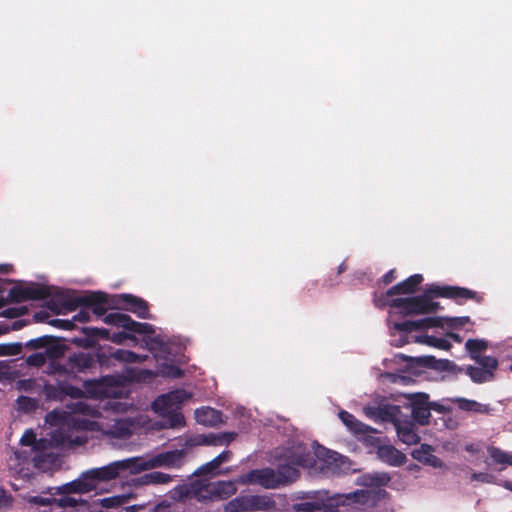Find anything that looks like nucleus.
<instances>
[{"instance_id": "1", "label": "nucleus", "mask_w": 512, "mask_h": 512, "mask_svg": "<svg viewBox=\"0 0 512 512\" xmlns=\"http://www.w3.org/2000/svg\"><path fill=\"white\" fill-rule=\"evenodd\" d=\"M103 422L79 418H45L49 423L45 436L36 440L33 430H27L21 437L23 446L47 449L48 447H71L87 442V431L101 432L115 438H127L132 434L133 423L128 418H102Z\"/></svg>"}, {"instance_id": "2", "label": "nucleus", "mask_w": 512, "mask_h": 512, "mask_svg": "<svg viewBox=\"0 0 512 512\" xmlns=\"http://www.w3.org/2000/svg\"><path fill=\"white\" fill-rule=\"evenodd\" d=\"M61 302L65 309L69 312L75 311L79 306L92 309V312L103 317V322L107 325L121 327L124 330L136 334H152L154 327L148 323L134 321L128 314L114 312L106 314L108 304V295L104 292H91L82 296H71L61 294Z\"/></svg>"}, {"instance_id": "3", "label": "nucleus", "mask_w": 512, "mask_h": 512, "mask_svg": "<svg viewBox=\"0 0 512 512\" xmlns=\"http://www.w3.org/2000/svg\"><path fill=\"white\" fill-rule=\"evenodd\" d=\"M286 463L284 465H299L308 467L316 463V460L323 462L320 469L327 468L332 473L346 472L350 468L348 459L337 452L326 449L325 447L311 443L293 442L287 447L283 454H279Z\"/></svg>"}, {"instance_id": "4", "label": "nucleus", "mask_w": 512, "mask_h": 512, "mask_svg": "<svg viewBox=\"0 0 512 512\" xmlns=\"http://www.w3.org/2000/svg\"><path fill=\"white\" fill-rule=\"evenodd\" d=\"M405 399L403 406L411 409L410 416H431V411L439 414H448L453 411V406L464 412L477 414H489L492 409L487 404H481L475 400L462 397L446 398L440 402L430 401L427 393L418 392L413 394H403Z\"/></svg>"}, {"instance_id": "5", "label": "nucleus", "mask_w": 512, "mask_h": 512, "mask_svg": "<svg viewBox=\"0 0 512 512\" xmlns=\"http://www.w3.org/2000/svg\"><path fill=\"white\" fill-rule=\"evenodd\" d=\"M346 427L355 435L358 440L366 441L368 444L377 446V457L390 466L399 467L406 463L407 457L400 450L389 444H380V439L374 434L380 431L360 422L357 418H341Z\"/></svg>"}, {"instance_id": "6", "label": "nucleus", "mask_w": 512, "mask_h": 512, "mask_svg": "<svg viewBox=\"0 0 512 512\" xmlns=\"http://www.w3.org/2000/svg\"><path fill=\"white\" fill-rule=\"evenodd\" d=\"M298 478V470L289 465H279L277 470L272 468L255 469L239 477L241 484L259 485L265 489H275L286 485Z\"/></svg>"}, {"instance_id": "7", "label": "nucleus", "mask_w": 512, "mask_h": 512, "mask_svg": "<svg viewBox=\"0 0 512 512\" xmlns=\"http://www.w3.org/2000/svg\"><path fill=\"white\" fill-rule=\"evenodd\" d=\"M94 393L102 401V408L114 413H125L127 403L121 401L127 394L121 379L116 376H104L96 381Z\"/></svg>"}, {"instance_id": "8", "label": "nucleus", "mask_w": 512, "mask_h": 512, "mask_svg": "<svg viewBox=\"0 0 512 512\" xmlns=\"http://www.w3.org/2000/svg\"><path fill=\"white\" fill-rule=\"evenodd\" d=\"M187 451L185 449H175L160 452L143 457H134L135 466L134 473L153 470L156 468L179 469L186 461Z\"/></svg>"}, {"instance_id": "9", "label": "nucleus", "mask_w": 512, "mask_h": 512, "mask_svg": "<svg viewBox=\"0 0 512 512\" xmlns=\"http://www.w3.org/2000/svg\"><path fill=\"white\" fill-rule=\"evenodd\" d=\"M192 496L199 502H212L226 499L236 493V485L231 481L208 482L192 481Z\"/></svg>"}, {"instance_id": "10", "label": "nucleus", "mask_w": 512, "mask_h": 512, "mask_svg": "<svg viewBox=\"0 0 512 512\" xmlns=\"http://www.w3.org/2000/svg\"><path fill=\"white\" fill-rule=\"evenodd\" d=\"M429 288L425 293L413 297H399L392 300L391 307L397 308L403 315H424L439 310L440 304L432 301Z\"/></svg>"}, {"instance_id": "11", "label": "nucleus", "mask_w": 512, "mask_h": 512, "mask_svg": "<svg viewBox=\"0 0 512 512\" xmlns=\"http://www.w3.org/2000/svg\"><path fill=\"white\" fill-rule=\"evenodd\" d=\"M276 508V503L272 497L268 495H240L224 506L225 512H256L273 511Z\"/></svg>"}, {"instance_id": "12", "label": "nucleus", "mask_w": 512, "mask_h": 512, "mask_svg": "<svg viewBox=\"0 0 512 512\" xmlns=\"http://www.w3.org/2000/svg\"><path fill=\"white\" fill-rule=\"evenodd\" d=\"M395 359L405 361L404 371L413 375H420L425 369L448 371L453 364L448 359H436L432 355L412 357L399 353L395 355Z\"/></svg>"}, {"instance_id": "13", "label": "nucleus", "mask_w": 512, "mask_h": 512, "mask_svg": "<svg viewBox=\"0 0 512 512\" xmlns=\"http://www.w3.org/2000/svg\"><path fill=\"white\" fill-rule=\"evenodd\" d=\"M190 395L184 389H176L159 395L151 404L158 416H183L182 404Z\"/></svg>"}, {"instance_id": "14", "label": "nucleus", "mask_w": 512, "mask_h": 512, "mask_svg": "<svg viewBox=\"0 0 512 512\" xmlns=\"http://www.w3.org/2000/svg\"><path fill=\"white\" fill-rule=\"evenodd\" d=\"M63 341L64 339L61 337L43 335L30 339L23 344V346L29 351L44 349L43 353H45L46 356H50V358H62L68 350L67 345Z\"/></svg>"}, {"instance_id": "15", "label": "nucleus", "mask_w": 512, "mask_h": 512, "mask_svg": "<svg viewBox=\"0 0 512 512\" xmlns=\"http://www.w3.org/2000/svg\"><path fill=\"white\" fill-rule=\"evenodd\" d=\"M11 303H22L29 300H44L51 296L50 287L40 283H29L26 286L15 285L8 291Z\"/></svg>"}, {"instance_id": "16", "label": "nucleus", "mask_w": 512, "mask_h": 512, "mask_svg": "<svg viewBox=\"0 0 512 512\" xmlns=\"http://www.w3.org/2000/svg\"><path fill=\"white\" fill-rule=\"evenodd\" d=\"M429 292L436 297L452 299L457 304H463L467 300H473L476 303H481L484 299L478 292L459 286L431 285Z\"/></svg>"}, {"instance_id": "17", "label": "nucleus", "mask_w": 512, "mask_h": 512, "mask_svg": "<svg viewBox=\"0 0 512 512\" xmlns=\"http://www.w3.org/2000/svg\"><path fill=\"white\" fill-rule=\"evenodd\" d=\"M135 460L134 458H128L121 461H115L107 466L101 468H95L89 470L96 486L102 481H109L116 478L121 471L129 470L132 474L134 473Z\"/></svg>"}, {"instance_id": "18", "label": "nucleus", "mask_w": 512, "mask_h": 512, "mask_svg": "<svg viewBox=\"0 0 512 512\" xmlns=\"http://www.w3.org/2000/svg\"><path fill=\"white\" fill-rule=\"evenodd\" d=\"M350 499L351 495L337 498H319L294 504L293 509L295 512H336V508L340 504H345V500Z\"/></svg>"}, {"instance_id": "19", "label": "nucleus", "mask_w": 512, "mask_h": 512, "mask_svg": "<svg viewBox=\"0 0 512 512\" xmlns=\"http://www.w3.org/2000/svg\"><path fill=\"white\" fill-rule=\"evenodd\" d=\"M97 486L89 471L81 474L76 480L66 483L62 486L53 488L55 492L53 494L58 495H69V494H85L96 489Z\"/></svg>"}, {"instance_id": "20", "label": "nucleus", "mask_w": 512, "mask_h": 512, "mask_svg": "<svg viewBox=\"0 0 512 512\" xmlns=\"http://www.w3.org/2000/svg\"><path fill=\"white\" fill-rule=\"evenodd\" d=\"M365 416H401V405L394 404L387 397H377L373 405L363 408Z\"/></svg>"}, {"instance_id": "21", "label": "nucleus", "mask_w": 512, "mask_h": 512, "mask_svg": "<svg viewBox=\"0 0 512 512\" xmlns=\"http://www.w3.org/2000/svg\"><path fill=\"white\" fill-rule=\"evenodd\" d=\"M95 365V358L90 353L78 352L68 356L65 361L67 375H76L78 373H86Z\"/></svg>"}, {"instance_id": "22", "label": "nucleus", "mask_w": 512, "mask_h": 512, "mask_svg": "<svg viewBox=\"0 0 512 512\" xmlns=\"http://www.w3.org/2000/svg\"><path fill=\"white\" fill-rule=\"evenodd\" d=\"M117 303L141 319L151 318L148 302L140 297L124 293L119 295Z\"/></svg>"}, {"instance_id": "23", "label": "nucleus", "mask_w": 512, "mask_h": 512, "mask_svg": "<svg viewBox=\"0 0 512 512\" xmlns=\"http://www.w3.org/2000/svg\"><path fill=\"white\" fill-rule=\"evenodd\" d=\"M382 420H390L397 431L400 441L407 445H413L420 441V437L415 432V424L410 421L401 420L400 418H381Z\"/></svg>"}, {"instance_id": "24", "label": "nucleus", "mask_w": 512, "mask_h": 512, "mask_svg": "<svg viewBox=\"0 0 512 512\" xmlns=\"http://www.w3.org/2000/svg\"><path fill=\"white\" fill-rule=\"evenodd\" d=\"M81 331L84 337L73 338L71 342L83 348L94 347L97 339L109 340L110 338V331L105 328L83 327Z\"/></svg>"}, {"instance_id": "25", "label": "nucleus", "mask_w": 512, "mask_h": 512, "mask_svg": "<svg viewBox=\"0 0 512 512\" xmlns=\"http://www.w3.org/2000/svg\"><path fill=\"white\" fill-rule=\"evenodd\" d=\"M236 433L225 432V433H209L205 435H199L195 438L189 439L186 444L189 446L197 445H222L229 444L235 439Z\"/></svg>"}, {"instance_id": "26", "label": "nucleus", "mask_w": 512, "mask_h": 512, "mask_svg": "<svg viewBox=\"0 0 512 512\" xmlns=\"http://www.w3.org/2000/svg\"><path fill=\"white\" fill-rule=\"evenodd\" d=\"M411 455L415 460L434 468L444 466L443 462L433 454V447L430 445L422 444L419 448L414 449Z\"/></svg>"}, {"instance_id": "27", "label": "nucleus", "mask_w": 512, "mask_h": 512, "mask_svg": "<svg viewBox=\"0 0 512 512\" xmlns=\"http://www.w3.org/2000/svg\"><path fill=\"white\" fill-rule=\"evenodd\" d=\"M423 276L421 274H413L407 279L399 282L398 284L390 288V293L400 294H412L416 292L418 286L422 283Z\"/></svg>"}, {"instance_id": "28", "label": "nucleus", "mask_w": 512, "mask_h": 512, "mask_svg": "<svg viewBox=\"0 0 512 512\" xmlns=\"http://www.w3.org/2000/svg\"><path fill=\"white\" fill-rule=\"evenodd\" d=\"M185 425V418H162L161 420L149 418L147 429L160 431L163 429H176Z\"/></svg>"}, {"instance_id": "29", "label": "nucleus", "mask_w": 512, "mask_h": 512, "mask_svg": "<svg viewBox=\"0 0 512 512\" xmlns=\"http://www.w3.org/2000/svg\"><path fill=\"white\" fill-rule=\"evenodd\" d=\"M133 494H123L116 495L112 497H107L103 499H98L90 503V509H96L97 507H102L106 509L117 508L123 504H125L130 498H133Z\"/></svg>"}, {"instance_id": "30", "label": "nucleus", "mask_w": 512, "mask_h": 512, "mask_svg": "<svg viewBox=\"0 0 512 512\" xmlns=\"http://www.w3.org/2000/svg\"><path fill=\"white\" fill-rule=\"evenodd\" d=\"M173 480V476L167 473L153 471L146 473L137 479L139 485H158L168 484Z\"/></svg>"}, {"instance_id": "31", "label": "nucleus", "mask_w": 512, "mask_h": 512, "mask_svg": "<svg viewBox=\"0 0 512 512\" xmlns=\"http://www.w3.org/2000/svg\"><path fill=\"white\" fill-rule=\"evenodd\" d=\"M72 409V413L73 414H79L80 416H101V414L99 412H93L89 409V406L82 402V401H77L76 403L73 404V406L71 407ZM46 416H49V417H52V416H71V412H63L61 413L60 411L54 409L52 411H50L49 413H47Z\"/></svg>"}, {"instance_id": "32", "label": "nucleus", "mask_w": 512, "mask_h": 512, "mask_svg": "<svg viewBox=\"0 0 512 512\" xmlns=\"http://www.w3.org/2000/svg\"><path fill=\"white\" fill-rule=\"evenodd\" d=\"M111 356L113 359L123 363H141L148 358L147 355H139L133 351L124 349H116L112 351Z\"/></svg>"}, {"instance_id": "33", "label": "nucleus", "mask_w": 512, "mask_h": 512, "mask_svg": "<svg viewBox=\"0 0 512 512\" xmlns=\"http://www.w3.org/2000/svg\"><path fill=\"white\" fill-rule=\"evenodd\" d=\"M41 450L42 449L35 447H28V449L14 451V456L15 459L19 461V464L32 460L35 462L36 465H38V462L43 456V453L40 452Z\"/></svg>"}, {"instance_id": "34", "label": "nucleus", "mask_w": 512, "mask_h": 512, "mask_svg": "<svg viewBox=\"0 0 512 512\" xmlns=\"http://www.w3.org/2000/svg\"><path fill=\"white\" fill-rule=\"evenodd\" d=\"M60 508L76 507L78 511H85L90 509V502L82 498H75L72 496L65 495L63 498L56 499V503Z\"/></svg>"}, {"instance_id": "35", "label": "nucleus", "mask_w": 512, "mask_h": 512, "mask_svg": "<svg viewBox=\"0 0 512 512\" xmlns=\"http://www.w3.org/2000/svg\"><path fill=\"white\" fill-rule=\"evenodd\" d=\"M466 373L473 382L479 384L492 381L495 377V374L491 373L490 370L475 366H468Z\"/></svg>"}, {"instance_id": "36", "label": "nucleus", "mask_w": 512, "mask_h": 512, "mask_svg": "<svg viewBox=\"0 0 512 512\" xmlns=\"http://www.w3.org/2000/svg\"><path fill=\"white\" fill-rule=\"evenodd\" d=\"M487 347L488 343L483 339H468L465 343V348L473 360L477 359Z\"/></svg>"}, {"instance_id": "37", "label": "nucleus", "mask_w": 512, "mask_h": 512, "mask_svg": "<svg viewBox=\"0 0 512 512\" xmlns=\"http://www.w3.org/2000/svg\"><path fill=\"white\" fill-rule=\"evenodd\" d=\"M16 403L19 412L30 414L36 411L39 401L36 398L21 395L17 398Z\"/></svg>"}, {"instance_id": "38", "label": "nucleus", "mask_w": 512, "mask_h": 512, "mask_svg": "<svg viewBox=\"0 0 512 512\" xmlns=\"http://www.w3.org/2000/svg\"><path fill=\"white\" fill-rule=\"evenodd\" d=\"M391 480L386 472H373L364 476V484L369 486H385Z\"/></svg>"}, {"instance_id": "39", "label": "nucleus", "mask_w": 512, "mask_h": 512, "mask_svg": "<svg viewBox=\"0 0 512 512\" xmlns=\"http://www.w3.org/2000/svg\"><path fill=\"white\" fill-rule=\"evenodd\" d=\"M416 321V329L417 330H425L429 328H443L444 327V317H425Z\"/></svg>"}, {"instance_id": "40", "label": "nucleus", "mask_w": 512, "mask_h": 512, "mask_svg": "<svg viewBox=\"0 0 512 512\" xmlns=\"http://www.w3.org/2000/svg\"><path fill=\"white\" fill-rule=\"evenodd\" d=\"M191 489H192V482L190 484H183V485L176 486L171 491V498L176 502H182L188 498H193Z\"/></svg>"}, {"instance_id": "41", "label": "nucleus", "mask_w": 512, "mask_h": 512, "mask_svg": "<svg viewBox=\"0 0 512 512\" xmlns=\"http://www.w3.org/2000/svg\"><path fill=\"white\" fill-rule=\"evenodd\" d=\"M488 453L493 461L501 465H512V455L502 451L501 449L491 446L488 448Z\"/></svg>"}, {"instance_id": "42", "label": "nucleus", "mask_w": 512, "mask_h": 512, "mask_svg": "<svg viewBox=\"0 0 512 512\" xmlns=\"http://www.w3.org/2000/svg\"><path fill=\"white\" fill-rule=\"evenodd\" d=\"M418 342L442 350H449L452 347L451 343L448 340L429 335L420 338Z\"/></svg>"}, {"instance_id": "43", "label": "nucleus", "mask_w": 512, "mask_h": 512, "mask_svg": "<svg viewBox=\"0 0 512 512\" xmlns=\"http://www.w3.org/2000/svg\"><path fill=\"white\" fill-rule=\"evenodd\" d=\"M60 358H48V365L46 366L45 373L48 375H58V376H68L67 368L65 367V363H60L58 360Z\"/></svg>"}, {"instance_id": "44", "label": "nucleus", "mask_w": 512, "mask_h": 512, "mask_svg": "<svg viewBox=\"0 0 512 512\" xmlns=\"http://www.w3.org/2000/svg\"><path fill=\"white\" fill-rule=\"evenodd\" d=\"M157 374L149 369H137L131 372V378L138 383H151Z\"/></svg>"}, {"instance_id": "45", "label": "nucleus", "mask_w": 512, "mask_h": 512, "mask_svg": "<svg viewBox=\"0 0 512 512\" xmlns=\"http://www.w3.org/2000/svg\"><path fill=\"white\" fill-rule=\"evenodd\" d=\"M48 358H50V356H46L45 353L35 352L27 356L24 359V363L28 367L41 368L45 366Z\"/></svg>"}, {"instance_id": "46", "label": "nucleus", "mask_w": 512, "mask_h": 512, "mask_svg": "<svg viewBox=\"0 0 512 512\" xmlns=\"http://www.w3.org/2000/svg\"><path fill=\"white\" fill-rule=\"evenodd\" d=\"M474 361L479 365V367L484 368L486 370H490L491 373L493 374H495V371L497 370L499 365L497 358L493 356L480 355Z\"/></svg>"}, {"instance_id": "47", "label": "nucleus", "mask_w": 512, "mask_h": 512, "mask_svg": "<svg viewBox=\"0 0 512 512\" xmlns=\"http://www.w3.org/2000/svg\"><path fill=\"white\" fill-rule=\"evenodd\" d=\"M23 344L20 342L1 344L0 345V356H16L22 353Z\"/></svg>"}, {"instance_id": "48", "label": "nucleus", "mask_w": 512, "mask_h": 512, "mask_svg": "<svg viewBox=\"0 0 512 512\" xmlns=\"http://www.w3.org/2000/svg\"><path fill=\"white\" fill-rule=\"evenodd\" d=\"M396 293H390V289H388L385 293H381L380 295H374V304L378 308H384L386 306L391 307L392 298Z\"/></svg>"}, {"instance_id": "49", "label": "nucleus", "mask_w": 512, "mask_h": 512, "mask_svg": "<svg viewBox=\"0 0 512 512\" xmlns=\"http://www.w3.org/2000/svg\"><path fill=\"white\" fill-rule=\"evenodd\" d=\"M15 385L19 391L33 392L38 387V382L35 378L19 379Z\"/></svg>"}, {"instance_id": "50", "label": "nucleus", "mask_w": 512, "mask_h": 512, "mask_svg": "<svg viewBox=\"0 0 512 512\" xmlns=\"http://www.w3.org/2000/svg\"><path fill=\"white\" fill-rule=\"evenodd\" d=\"M28 311L29 310L26 306L10 307V308H7L4 311H2L0 313V316L5 317V318L14 319V318H18V317L28 314Z\"/></svg>"}, {"instance_id": "51", "label": "nucleus", "mask_w": 512, "mask_h": 512, "mask_svg": "<svg viewBox=\"0 0 512 512\" xmlns=\"http://www.w3.org/2000/svg\"><path fill=\"white\" fill-rule=\"evenodd\" d=\"M219 464L217 463V461L215 460V458L213 460H211L210 462L202 465L201 467H199L195 472H194V475L196 476H203V475H207V474H215V472L219 469Z\"/></svg>"}, {"instance_id": "52", "label": "nucleus", "mask_w": 512, "mask_h": 512, "mask_svg": "<svg viewBox=\"0 0 512 512\" xmlns=\"http://www.w3.org/2000/svg\"><path fill=\"white\" fill-rule=\"evenodd\" d=\"M161 374L165 377L178 379L184 375V372L178 366L171 364L162 367Z\"/></svg>"}, {"instance_id": "53", "label": "nucleus", "mask_w": 512, "mask_h": 512, "mask_svg": "<svg viewBox=\"0 0 512 512\" xmlns=\"http://www.w3.org/2000/svg\"><path fill=\"white\" fill-rule=\"evenodd\" d=\"M394 329L400 332H412L417 331L415 320H406L403 322L394 323Z\"/></svg>"}, {"instance_id": "54", "label": "nucleus", "mask_w": 512, "mask_h": 512, "mask_svg": "<svg viewBox=\"0 0 512 512\" xmlns=\"http://www.w3.org/2000/svg\"><path fill=\"white\" fill-rule=\"evenodd\" d=\"M469 322V317H444V323L450 328H460Z\"/></svg>"}, {"instance_id": "55", "label": "nucleus", "mask_w": 512, "mask_h": 512, "mask_svg": "<svg viewBox=\"0 0 512 512\" xmlns=\"http://www.w3.org/2000/svg\"><path fill=\"white\" fill-rule=\"evenodd\" d=\"M49 324L53 327L63 329V330H72L76 327L73 320H65V319H52L49 321Z\"/></svg>"}, {"instance_id": "56", "label": "nucleus", "mask_w": 512, "mask_h": 512, "mask_svg": "<svg viewBox=\"0 0 512 512\" xmlns=\"http://www.w3.org/2000/svg\"><path fill=\"white\" fill-rule=\"evenodd\" d=\"M127 339L135 340L136 338L132 334L122 331V332L113 333L112 335L110 334L109 341H111L117 345H121Z\"/></svg>"}, {"instance_id": "57", "label": "nucleus", "mask_w": 512, "mask_h": 512, "mask_svg": "<svg viewBox=\"0 0 512 512\" xmlns=\"http://www.w3.org/2000/svg\"><path fill=\"white\" fill-rule=\"evenodd\" d=\"M61 294H63V292L61 293H58L56 295V299H51L47 302V307L52 311L54 312L55 314H60V309H59V305L58 303L65 309V307L62 305V302H61ZM64 295H67L66 293H64Z\"/></svg>"}, {"instance_id": "58", "label": "nucleus", "mask_w": 512, "mask_h": 512, "mask_svg": "<svg viewBox=\"0 0 512 512\" xmlns=\"http://www.w3.org/2000/svg\"><path fill=\"white\" fill-rule=\"evenodd\" d=\"M194 416H223V413L221 411L207 407L195 410Z\"/></svg>"}, {"instance_id": "59", "label": "nucleus", "mask_w": 512, "mask_h": 512, "mask_svg": "<svg viewBox=\"0 0 512 512\" xmlns=\"http://www.w3.org/2000/svg\"><path fill=\"white\" fill-rule=\"evenodd\" d=\"M30 502L34 503V504L41 505V506H49V505H53L56 503V498H45V497L35 496V497L31 498Z\"/></svg>"}, {"instance_id": "60", "label": "nucleus", "mask_w": 512, "mask_h": 512, "mask_svg": "<svg viewBox=\"0 0 512 512\" xmlns=\"http://www.w3.org/2000/svg\"><path fill=\"white\" fill-rule=\"evenodd\" d=\"M72 320L73 323L75 321L86 323L90 320V312L87 309L83 308L76 315L73 316Z\"/></svg>"}, {"instance_id": "61", "label": "nucleus", "mask_w": 512, "mask_h": 512, "mask_svg": "<svg viewBox=\"0 0 512 512\" xmlns=\"http://www.w3.org/2000/svg\"><path fill=\"white\" fill-rule=\"evenodd\" d=\"M63 391L66 395L75 399L81 398L83 396V391L75 386H67L63 389Z\"/></svg>"}, {"instance_id": "62", "label": "nucleus", "mask_w": 512, "mask_h": 512, "mask_svg": "<svg viewBox=\"0 0 512 512\" xmlns=\"http://www.w3.org/2000/svg\"><path fill=\"white\" fill-rule=\"evenodd\" d=\"M471 479L473 481H480V482L490 483V482L493 481L494 477L492 475L487 474V473H473L471 475Z\"/></svg>"}, {"instance_id": "63", "label": "nucleus", "mask_w": 512, "mask_h": 512, "mask_svg": "<svg viewBox=\"0 0 512 512\" xmlns=\"http://www.w3.org/2000/svg\"><path fill=\"white\" fill-rule=\"evenodd\" d=\"M111 358H112L111 353L109 355H107L105 352H98L96 354L97 362L102 367H104V366L108 367Z\"/></svg>"}, {"instance_id": "64", "label": "nucleus", "mask_w": 512, "mask_h": 512, "mask_svg": "<svg viewBox=\"0 0 512 512\" xmlns=\"http://www.w3.org/2000/svg\"><path fill=\"white\" fill-rule=\"evenodd\" d=\"M171 507V503L164 500L158 503L154 508L153 512H169V509Z\"/></svg>"}]
</instances>
